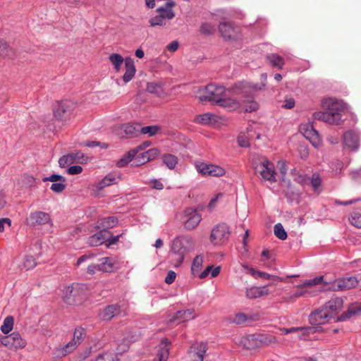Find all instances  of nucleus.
<instances>
[{
    "label": "nucleus",
    "instance_id": "a18cd8bd",
    "mask_svg": "<svg viewBox=\"0 0 361 361\" xmlns=\"http://www.w3.org/2000/svg\"><path fill=\"white\" fill-rule=\"evenodd\" d=\"M160 130L159 126H148L145 127L140 126V134L148 135L149 136H154Z\"/></svg>",
    "mask_w": 361,
    "mask_h": 361
},
{
    "label": "nucleus",
    "instance_id": "bb28decb",
    "mask_svg": "<svg viewBox=\"0 0 361 361\" xmlns=\"http://www.w3.org/2000/svg\"><path fill=\"white\" fill-rule=\"evenodd\" d=\"M77 346L75 341H70L64 346L56 348L53 351L54 358H61L72 353Z\"/></svg>",
    "mask_w": 361,
    "mask_h": 361
},
{
    "label": "nucleus",
    "instance_id": "9b49d317",
    "mask_svg": "<svg viewBox=\"0 0 361 361\" xmlns=\"http://www.w3.org/2000/svg\"><path fill=\"white\" fill-rule=\"evenodd\" d=\"M25 224L30 227H37L45 224H52L49 214L42 211L31 212L25 219Z\"/></svg>",
    "mask_w": 361,
    "mask_h": 361
},
{
    "label": "nucleus",
    "instance_id": "79ce46f5",
    "mask_svg": "<svg viewBox=\"0 0 361 361\" xmlns=\"http://www.w3.org/2000/svg\"><path fill=\"white\" fill-rule=\"evenodd\" d=\"M118 224V219L115 216H109L100 220L99 225L103 228V231H108V229L116 226Z\"/></svg>",
    "mask_w": 361,
    "mask_h": 361
},
{
    "label": "nucleus",
    "instance_id": "6e6d98bb",
    "mask_svg": "<svg viewBox=\"0 0 361 361\" xmlns=\"http://www.w3.org/2000/svg\"><path fill=\"white\" fill-rule=\"evenodd\" d=\"M135 161L137 165L144 164L149 161V157H147V155L146 154V151L145 152L142 151V152L137 153L135 157Z\"/></svg>",
    "mask_w": 361,
    "mask_h": 361
},
{
    "label": "nucleus",
    "instance_id": "72a5a7b5",
    "mask_svg": "<svg viewBox=\"0 0 361 361\" xmlns=\"http://www.w3.org/2000/svg\"><path fill=\"white\" fill-rule=\"evenodd\" d=\"M255 341V338L253 336H238L235 338L234 342L236 345L241 346L245 349H252L254 348L253 342Z\"/></svg>",
    "mask_w": 361,
    "mask_h": 361
},
{
    "label": "nucleus",
    "instance_id": "20e7f679",
    "mask_svg": "<svg viewBox=\"0 0 361 361\" xmlns=\"http://www.w3.org/2000/svg\"><path fill=\"white\" fill-rule=\"evenodd\" d=\"M226 90L223 86L209 84L200 88L197 97L200 102H212L217 105Z\"/></svg>",
    "mask_w": 361,
    "mask_h": 361
},
{
    "label": "nucleus",
    "instance_id": "4c0bfd02",
    "mask_svg": "<svg viewBox=\"0 0 361 361\" xmlns=\"http://www.w3.org/2000/svg\"><path fill=\"white\" fill-rule=\"evenodd\" d=\"M137 152L133 148L129 150L127 153L123 154L116 162V166L118 167L126 166L128 164H129L131 161L135 159V156L137 155Z\"/></svg>",
    "mask_w": 361,
    "mask_h": 361
},
{
    "label": "nucleus",
    "instance_id": "49530a36",
    "mask_svg": "<svg viewBox=\"0 0 361 361\" xmlns=\"http://www.w3.org/2000/svg\"><path fill=\"white\" fill-rule=\"evenodd\" d=\"M85 336V330L83 328L78 327L75 329L73 338L71 341H75V345L78 347L80 344Z\"/></svg>",
    "mask_w": 361,
    "mask_h": 361
},
{
    "label": "nucleus",
    "instance_id": "6ab92c4d",
    "mask_svg": "<svg viewBox=\"0 0 361 361\" xmlns=\"http://www.w3.org/2000/svg\"><path fill=\"white\" fill-rule=\"evenodd\" d=\"M221 121V118L214 114L207 112L196 116L195 122L200 125L216 126Z\"/></svg>",
    "mask_w": 361,
    "mask_h": 361
},
{
    "label": "nucleus",
    "instance_id": "e2e57ef3",
    "mask_svg": "<svg viewBox=\"0 0 361 361\" xmlns=\"http://www.w3.org/2000/svg\"><path fill=\"white\" fill-rule=\"evenodd\" d=\"M82 171V166H80L79 165L70 166L67 169V172L70 175L80 174Z\"/></svg>",
    "mask_w": 361,
    "mask_h": 361
},
{
    "label": "nucleus",
    "instance_id": "c756f323",
    "mask_svg": "<svg viewBox=\"0 0 361 361\" xmlns=\"http://www.w3.org/2000/svg\"><path fill=\"white\" fill-rule=\"evenodd\" d=\"M120 307L117 304L108 305L100 311L99 317L103 320H110L119 313Z\"/></svg>",
    "mask_w": 361,
    "mask_h": 361
},
{
    "label": "nucleus",
    "instance_id": "2eb2a0df",
    "mask_svg": "<svg viewBox=\"0 0 361 361\" xmlns=\"http://www.w3.org/2000/svg\"><path fill=\"white\" fill-rule=\"evenodd\" d=\"M358 280L354 276L341 278L335 280L329 286V289L334 291L347 290L356 287Z\"/></svg>",
    "mask_w": 361,
    "mask_h": 361
},
{
    "label": "nucleus",
    "instance_id": "c03bdc74",
    "mask_svg": "<svg viewBox=\"0 0 361 361\" xmlns=\"http://www.w3.org/2000/svg\"><path fill=\"white\" fill-rule=\"evenodd\" d=\"M323 279H324V277L322 276L315 277V278H313L311 279H306V280L303 281L301 283L297 285L295 287L298 288H305V287H312V286H314L321 283L323 281Z\"/></svg>",
    "mask_w": 361,
    "mask_h": 361
},
{
    "label": "nucleus",
    "instance_id": "a878e982",
    "mask_svg": "<svg viewBox=\"0 0 361 361\" xmlns=\"http://www.w3.org/2000/svg\"><path fill=\"white\" fill-rule=\"evenodd\" d=\"M281 333L283 334H291L294 332H300V339H306L307 336H309L310 334H313L316 331V328L314 327H307V328H302V327H292L290 329L287 328H281L280 329Z\"/></svg>",
    "mask_w": 361,
    "mask_h": 361
},
{
    "label": "nucleus",
    "instance_id": "f03ea898",
    "mask_svg": "<svg viewBox=\"0 0 361 361\" xmlns=\"http://www.w3.org/2000/svg\"><path fill=\"white\" fill-rule=\"evenodd\" d=\"M322 106L326 111L314 112L312 115L314 119L331 125L341 123V111L344 109V104L341 101L332 97L325 98L322 101Z\"/></svg>",
    "mask_w": 361,
    "mask_h": 361
},
{
    "label": "nucleus",
    "instance_id": "f3484780",
    "mask_svg": "<svg viewBox=\"0 0 361 361\" xmlns=\"http://www.w3.org/2000/svg\"><path fill=\"white\" fill-rule=\"evenodd\" d=\"M219 32L225 39L236 40L240 37V28L231 23H222L219 25Z\"/></svg>",
    "mask_w": 361,
    "mask_h": 361
},
{
    "label": "nucleus",
    "instance_id": "6e6552de",
    "mask_svg": "<svg viewBox=\"0 0 361 361\" xmlns=\"http://www.w3.org/2000/svg\"><path fill=\"white\" fill-rule=\"evenodd\" d=\"M76 104L70 100H66L59 103L54 110V116L57 120L66 121L73 115Z\"/></svg>",
    "mask_w": 361,
    "mask_h": 361
},
{
    "label": "nucleus",
    "instance_id": "dca6fc26",
    "mask_svg": "<svg viewBox=\"0 0 361 361\" xmlns=\"http://www.w3.org/2000/svg\"><path fill=\"white\" fill-rule=\"evenodd\" d=\"M184 225L188 230L196 228L202 221V215L192 208H187L183 212Z\"/></svg>",
    "mask_w": 361,
    "mask_h": 361
},
{
    "label": "nucleus",
    "instance_id": "7c9ffc66",
    "mask_svg": "<svg viewBox=\"0 0 361 361\" xmlns=\"http://www.w3.org/2000/svg\"><path fill=\"white\" fill-rule=\"evenodd\" d=\"M195 314L192 310H185L178 311L176 313L173 317L170 319L171 322L178 321V322H184L195 318Z\"/></svg>",
    "mask_w": 361,
    "mask_h": 361
},
{
    "label": "nucleus",
    "instance_id": "ea45409f",
    "mask_svg": "<svg viewBox=\"0 0 361 361\" xmlns=\"http://www.w3.org/2000/svg\"><path fill=\"white\" fill-rule=\"evenodd\" d=\"M203 264V257L201 255L196 256L191 265V274L194 277H197L201 272Z\"/></svg>",
    "mask_w": 361,
    "mask_h": 361
},
{
    "label": "nucleus",
    "instance_id": "cd10ccee",
    "mask_svg": "<svg viewBox=\"0 0 361 361\" xmlns=\"http://www.w3.org/2000/svg\"><path fill=\"white\" fill-rule=\"evenodd\" d=\"M109 237V231L102 230L89 238L88 244L90 246H99L106 242Z\"/></svg>",
    "mask_w": 361,
    "mask_h": 361
},
{
    "label": "nucleus",
    "instance_id": "3c124183",
    "mask_svg": "<svg viewBox=\"0 0 361 361\" xmlns=\"http://www.w3.org/2000/svg\"><path fill=\"white\" fill-rule=\"evenodd\" d=\"M75 158L72 154H66L61 157L59 160V164L61 168H65L68 165L73 164Z\"/></svg>",
    "mask_w": 361,
    "mask_h": 361
},
{
    "label": "nucleus",
    "instance_id": "aec40b11",
    "mask_svg": "<svg viewBox=\"0 0 361 361\" xmlns=\"http://www.w3.org/2000/svg\"><path fill=\"white\" fill-rule=\"evenodd\" d=\"M343 307V300L341 298H335L329 300L323 307L330 315L331 319L340 312Z\"/></svg>",
    "mask_w": 361,
    "mask_h": 361
},
{
    "label": "nucleus",
    "instance_id": "58836bf2",
    "mask_svg": "<svg viewBox=\"0 0 361 361\" xmlns=\"http://www.w3.org/2000/svg\"><path fill=\"white\" fill-rule=\"evenodd\" d=\"M15 55L14 49L7 42L0 39V56L4 58L13 59Z\"/></svg>",
    "mask_w": 361,
    "mask_h": 361
},
{
    "label": "nucleus",
    "instance_id": "13d9d810",
    "mask_svg": "<svg viewBox=\"0 0 361 361\" xmlns=\"http://www.w3.org/2000/svg\"><path fill=\"white\" fill-rule=\"evenodd\" d=\"M42 180L44 182L50 181L54 183H58V182H61V181H66V178L61 175L53 174L49 176L44 177L42 179Z\"/></svg>",
    "mask_w": 361,
    "mask_h": 361
},
{
    "label": "nucleus",
    "instance_id": "680f3d73",
    "mask_svg": "<svg viewBox=\"0 0 361 361\" xmlns=\"http://www.w3.org/2000/svg\"><path fill=\"white\" fill-rule=\"evenodd\" d=\"M11 226V220L8 218L0 219V232H4L6 228Z\"/></svg>",
    "mask_w": 361,
    "mask_h": 361
},
{
    "label": "nucleus",
    "instance_id": "0e129e2a",
    "mask_svg": "<svg viewBox=\"0 0 361 361\" xmlns=\"http://www.w3.org/2000/svg\"><path fill=\"white\" fill-rule=\"evenodd\" d=\"M247 319V316L243 313L237 314L233 318V322L236 324H241L246 322Z\"/></svg>",
    "mask_w": 361,
    "mask_h": 361
},
{
    "label": "nucleus",
    "instance_id": "1a4fd4ad",
    "mask_svg": "<svg viewBox=\"0 0 361 361\" xmlns=\"http://www.w3.org/2000/svg\"><path fill=\"white\" fill-rule=\"evenodd\" d=\"M195 169L200 174L204 176L221 177L226 173L224 168L216 164L204 162L196 163Z\"/></svg>",
    "mask_w": 361,
    "mask_h": 361
},
{
    "label": "nucleus",
    "instance_id": "338daca9",
    "mask_svg": "<svg viewBox=\"0 0 361 361\" xmlns=\"http://www.w3.org/2000/svg\"><path fill=\"white\" fill-rule=\"evenodd\" d=\"M104 188H106V186L103 185L102 180H101L100 182L95 183L92 186V190L93 191L94 195H98L99 192L102 190Z\"/></svg>",
    "mask_w": 361,
    "mask_h": 361
},
{
    "label": "nucleus",
    "instance_id": "69168bd1",
    "mask_svg": "<svg viewBox=\"0 0 361 361\" xmlns=\"http://www.w3.org/2000/svg\"><path fill=\"white\" fill-rule=\"evenodd\" d=\"M146 154L147 157H149V160L151 161L154 159L159 154V151L157 148H152L146 151Z\"/></svg>",
    "mask_w": 361,
    "mask_h": 361
},
{
    "label": "nucleus",
    "instance_id": "f704fd0d",
    "mask_svg": "<svg viewBox=\"0 0 361 361\" xmlns=\"http://www.w3.org/2000/svg\"><path fill=\"white\" fill-rule=\"evenodd\" d=\"M353 315H361V303L355 302L350 305L348 310L345 312L338 319L344 320Z\"/></svg>",
    "mask_w": 361,
    "mask_h": 361
},
{
    "label": "nucleus",
    "instance_id": "7ed1b4c3",
    "mask_svg": "<svg viewBox=\"0 0 361 361\" xmlns=\"http://www.w3.org/2000/svg\"><path fill=\"white\" fill-rule=\"evenodd\" d=\"M61 292L63 301L68 305L81 303L89 294L87 286L81 283L65 285L61 289Z\"/></svg>",
    "mask_w": 361,
    "mask_h": 361
},
{
    "label": "nucleus",
    "instance_id": "9d476101",
    "mask_svg": "<svg viewBox=\"0 0 361 361\" xmlns=\"http://www.w3.org/2000/svg\"><path fill=\"white\" fill-rule=\"evenodd\" d=\"M0 341L2 345L13 350L23 348L27 345V341L21 337L18 332L16 331L2 336Z\"/></svg>",
    "mask_w": 361,
    "mask_h": 361
},
{
    "label": "nucleus",
    "instance_id": "39448f33",
    "mask_svg": "<svg viewBox=\"0 0 361 361\" xmlns=\"http://www.w3.org/2000/svg\"><path fill=\"white\" fill-rule=\"evenodd\" d=\"M173 5L172 2H167L164 6L158 8L157 15L151 18L149 20L150 26H164L168 20H171L175 16L172 10Z\"/></svg>",
    "mask_w": 361,
    "mask_h": 361
},
{
    "label": "nucleus",
    "instance_id": "603ef678",
    "mask_svg": "<svg viewBox=\"0 0 361 361\" xmlns=\"http://www.w3.org/2000/svg\"><path fill=\"white\" fill-rule=\"evenodd\" d=\"M120 180L119 177H116L113 174H107L102 180L103 185L107 187L116 184Z\"/></svg>",
    "mask_w": 361,
    "mask_h": 361
},
{
    "label": "nucleus",
    "instance_id": "bf43d9fd",
    "mask_svg": "<svg viewBox=\"0 0 361 361\" xmlns=\"http://www.w3.org/2000/svg\"><path fill=\"white\" fill-rule=\"evenodd\" d=\"M36 265L35 259L32 256L25 257L23 262V267L27 269H32Z\"/></svg>",
    "mask_w": 361,
    "mask_h": 361
},
{
    "label": "nucleus",
    "instance_id": "5fc2aeb1",
    "mask_svg": "<svg viewBox=\"0 0 361 361\" xmlns=\"http://www.w3.org/2000/svg\"><path fill=\"white\" fill-rule=\"evenodd\" d=\"M349 221L356 228H361V214L353 212L351 214Z\"/></svg>",
    "mask_w": 361,
    "mask_h": 361
},
{
    "label": "nucleus",
    "instance_id": "a211bd4d",
    "mask_svg": "<svg viewBox=\"0 0 361 361\" xmlns=\"http://www.w3.org/2000/svg\"><path fill=\"white\" fill-rule=\"evenodd\" d=\"M274 285L269 283L262 286H251L246 288L245 296L249 299H256L260 297L267 296L271 293L269 286Z\"/></svg>",
    "mask_w": 361,
    "mask_h": 361
},
{
    "label": "nucleus",
    "instance_id": "f8f14e48",
    "mask_svg": "<svg viewBox=\"0 0 361 361\" xmlns=\"http://www.w3.org/2000/svg\"><path fill=\"white\" fill-rule=\"evenodd\" d=\"M300 131L303 136L309 140L312 145L319 148L322 145V140L317 130H314L312 123L308 122L300 126Z\"/></svg>",
    "mask_w": 361,
    "mask_h": 361
},
{
    "label": "nucleus",
    "instance_id": "b1692460",
    "mask_svg": "<svg viewBox=\"0 0 361 361\" xmlns=\"http://www.w3.org/2000/svg\"><path fill=\"white\" fill-rule=\"evenodd\" d=\"M206 350L205 343H197L194 344L190 350V357L192 361H203Z\"/></svg>",
    "mask_w": 361,
    "mask_h": 361
},
{
    "label": "nucleus",
    "instance_id": "423d86ee",
    "mask_svg": "<svg viewBox=\"0 0 361 361\" xmlns=\"http://www.w3.org/2000/svg\"><path fill=\"white\" fill-rule=\"evenodd\" d=\"M229 226L224 223L216 225L211 231L209 240L214 245H221L226 243L230 237Z\"/></svg>",
    "mask_w": 361,
    "mask_h": 361
},
{
    "label": "nucleus",
    "instance_id": "0eeeda50",
    "mask_svg": "<svg viewBox=\"0 0 361 361\" xmlns=\"http://www.w3.org/2000/svg\"><path fill=\"white\" fill-rule=\"evenodd\" d=\"M255 172L264 180L269 182H276V180L274 165L267 159L262 160L255 166Z\"/></svg>",
    "mask_w": 361,
    "mask_h": 361
},
{
    "label": "nucleus",
    "instance_id": "ddd939ff",
    "mask_svg": "<svg viewBox=\"0 0 361 361\" xmlns=\"http://www.w3.org/2000/svg\"><path fill=\"white\" fill-rule=\"evenodd\" d=\"M194 247L193 240L190 236H179L176 238L171 244V248L173 251L181 252L186 255Z\"/></svg>",
    "mask_w": 361,
    "mask_h": 361
},
{
    "label": "nucleus",
    "instance_id": "e433bc0d",
    "mask_svg": "<svg viewBox=\"0 0 361 361\" xmlns=\"http://www.w3.org/2000/svg\"><path fill=\"white\" fill-rule=\"evenodd\" d=\"M146 90L148 92L156 94L159 97H163L165 94V92L161 83L155 82H148L147 84Z\"/></svg>",
    "mask_w": 361,
    "mask_h": 361
},
{
    "label": "nucleus",
    "instance_id": "de8ad7c7",
    "mask_svg": "<svg viewBox=\"0 0 361 361\" xmlns=\"http://www.w3.org/2000/svg\"><path fill=\"white\" fill-rule=\"evenodd\" d=\"M163 161L169 169H173L176 166L178 159L176 156L168 154L163 156Z\"/></svg>",
    "mask_w": 361,
    "mask_h": 361
},
{
    "label": "nucleus",
    "instance_id": "774afa93",
    "mask_svg": "<svg viewBox=\"0 0 361 361\" xmlns=\"http://www.w3.org/2000/svg\"><path fill=\"white\" fill-rule=\"evenodd\" d=\"M176 277V274L173 271H169L167 273V275H166L164 281L167 284H171L175 281Z\"/></svg>",
    "mask_w": 361,
    "mask_h": 361
},
{
    "label": "nucleus",
    "instance_id": "a19ab883",
    "mask_svg": "<svg viewBox=\"0 0 361 361\" xmlns=\"http://www.w3.org/2000/svg\"><path fill=\"white\" fill-rule=\"evenodd\" d=\"M310 185L312 188V190L314 192L319 194L322 191V179L321 176L318 173H314L312 174V177L310 179Z\"/></svg>",
    "mask_w": 361,
    "mask_h": 361
},
{
    "label": "nucleus",
    "instance_id": "4d7b16f0",
    "mask_svg": "<svg viewBox=\"0 0 361 361\" xmlns=\"http://www.w3.org/2000/svg\"><path fill=\"white\" fill-rule=\"evenodd\" d=\"M215 31V26L209 23H203L201 26V32L206 35H212Z\"/></svg>",
    "mask_w": 361,
    "mask_h": 361
},
{
    "label": "nucleus",
    "instance_id": "4be33fe9",
    "mask_svg": "<svg viewBox=\"0 0 361 361\" xmlns=\"http://www.w3.org/2000/svg\"><path fill=\"white\" fill-rule=\"evenodd\" d=\"M136 73V68L133 59L128 56L125 59V72L122 77V80L125 83L131 81Z\"/></svg>",
    "mask_w": 361,
    "mask_h": 361
},
{
    "label": "nucleus",
    "instance_id": "09e8293b",
    "mask_svg": "<svg viewBox=\"0 0 361 361\" xmlns=\"http://www.w3.org/2000/svg\"><path fill=\"white\" fill-rule=\"evenodd\" d=\"M274 231L278 238L281 240H286L287 238V233L281 224H276L274 227Z\"/></svg>",
    "mask_w": 361,
    "mask_h": 361
},
{
    "label": "nucleus",
    "instance_id": "412c9836",
    "mask_svg": "<svg viewBox=\"0 0 361 361\" xmlns=\"http://www.w3.org/2000/svg\"><path fill=\"white\" fill-rule=\"evenodd\" d=\"M329 315L330 314L326 312L322 307L310 314L309 318L310 322L312 325L324 324L331 319Z\"/></svg>",
    "mask_w": 361,
    "mask_h": 361
},
{
    "label": "nucleus",
    "instance_id": "f257e3e1",
    "mask_svg": "<svg viewBox=\"0 0 361 361\" xmlns=\"http://www.w3.org/2000/svg\"><path fill=\"white\" fill-rule=\"evenodd\" d=\"M265 86L262 82L261 85H251L245 82L235 84L231 90H227L219 101L218 106L228 110L235 111L240 109V98L247 96L251 90H260Z\"/></svg>",
    "mask_w": 361,
    "mask_h": 361
},
{
    "label": "nucleus",
    "instance_id": "4468645a",
    "mask_svg": "<svg viewBox=\"0 0 361 361\" xmlns=\"http://www.w3.org/2000/svg\"><path fill=\"white\" fill-rule=\"evenodd\" d=\"M114 133L121 138L137 137L140 135V124H122L115 128Z\"/></svg>",
    "mask_w": 361,
    "mask_h": 361
},
{
    "label": "nucleus",
    "instance_id": "393cba45",
    "mask_svg": "<svg viewBox=\"0 0 361 361\" xmlns=\"http://www.w3.org/2000/svg\"><path fill=\"white\" fill-rule=\"evenodd\" d=\"M171 342L168 338H163L158 347L157 357L154 361H166L169 355V345Z\"/></svg>",
    "mask_w": 361,
    "mask_h": 361
},
{
    "label": "nucleus",
    "instance_id": "864d4df0",
    "mask_svg": "<svg viewBox=\"0 0 361 361\" xmlns=\"http://www.w3.org/2000/svg\"><path fill=\"white\" fill-rule=\"evenodd\" d=\"M257 278H262V279H269V280H274V281H278L280 282L286 281V279H284V278H281V277H279L276 275H271L267 272H264V271H259Z\"/></svg>",
    "mask_w": 361,
    "mask_h": 361
},
{
    "label": "nucleus",
    "instance_id": "c9c22d12",
    "mask_svg": "<svg viewBox=\"0 0 361 361\" xmlns=\"http://www.w3.org/2000/svg\"><path fill=\"white\" fill-rule=\"evenodd\" d=\"M185 255L181 252L173 251L171 248L169 252V258L171 266L176 268L179 267L185 259Z\"/></svg>",
    "mask_w": 361,
    "mask_h": 361
},
{
    "label": "nucleus",
    "instance_id": "8fccbe9b",
    "mask_svg": "<svg viewBox=\"0 0 361 361\" xmlns=\"http://www.w3.org/2000/svg\"><path fill=\"white\" fill-rule=\"evenodd\" d=\"M13 326V319L12 317H7L4 321L3 325L1 326V330L4 334L9 333Z\"/></svg>",
    "mask_w": 361,
    "mask_h": 361
},
{
    "label": "nucleus",
    "instance_id": "37998d69",
    "mask_svg": "<svg viewBox=\"0 0 361 361\" xmlns=\"http://www.w3.org/2000/svg\"><path fill=\"white\" fill-rule=\"evenodd\" d=\"M267 59L272 66L281 69L284 65L283 59L276 54H271L267 56Z\"/></svg>",
    "mask_w": 361,
    "mask_h": 361
},
{
    "label": "nucleus",
    "instance_id": "5701e85b",
    "mask_svg": "<svg viewBox=\"0 0 361 361\" xmlns=\"http://www.w3.org/2000/svg\"><path fill=\"white\" fill-rule=\"evenodd\" d=\"M256 91L257 90H251V92L249 93L247 96L240 98L241 105L240 110L245 112H252L258 109V104L256 102L249 99L252 96L253 92Z\"/></svg>",
    "mask_w": 361,
    "mask_h": 361
},
{
    "label": "nucleus",
    "instance_id": "473e14b6",
    "mask_svg": "<svg viewBox=\"0 0 361 361\" xmlns=\"http://www.w3.org/2000/svg\"><path fill=\"white\" fill-rule=\"evenodd\" d=\"M116 259L112 257H103L98 264L99 270L105 272H111L115 269Z\"/></svg>",
    "mask_w": 361,
    "mask_h": 361
},
{
    "label": "nucleus",
    "instance_id": "c85d7f7f",
    "mask_svg": "<svg viewBox=\"0 0 361 361\" xmlns=\"http://www.w3.org/2000/svg\"><path fill=\"white\" fill-rule=\"evenodd\" d=\"M343 142L348 148L357 149L359 147V136L353 131H348L343 135Z\"/></svg>",
    "mask_w": 361,
    "mask_h": 361
},
{
    "label": "nucleus",
    "instance_id": "052dcab7",
    "mask_svg": "<svg viewBox=\"0 0 361 361\" xmlns=\"http://www.w3.org/2000/svg\"><path fill=\"white\" fill-rule=\"evenodd\" d=\"M66 181L54 183L51 185V190L55 192H61L66 188Z\"/></svg>",
    "mask_w": 361,
    "mask_h": 361
},
{
    "label": "nucleus",
    "instance_id": "2f4dec72",
    "mask_svg": "<svg viewBox=\"0 0 361 361\" xmlns=\"http://www.w3.org/2000/svg\"><path fill=\"white\" fill-rule=\"evenodd\" d=\"M109 61L113 67L116 73H118L121 70V67L125 63V59L118 53H112L108 57Z\"/></svg>",
    "mask_w": 361,
    "mask_h": 361
}]
</instances>
